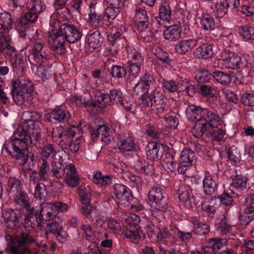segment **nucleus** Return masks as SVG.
Here are the masks:
<instances>
[{
  "mask_svg": "<svg viewBox=\"0 0 254 254\" xmlns=\"http://www.w3.org/2000/svg\"><path fill=\"white\" fill-rule=\"evenodd\" d=\"M41 115L36 112H25L22 114L23 122L14 132L10 140L5 141L6 151L15 159L19 165H24L28 158L27 146L40 138L43 127L39 121Z\"/></svg>",
  "mask_w": 254,
  "mask_h": 254,
  "instance_id": "obj_1",
  "label": "nucleus"
},
{
  "mask_svg": "<svg viewBox=\"0 0 254 254\" xmlns=\"http://www.w3.org/2000/svg\"><path fill=\"white\" fill-rule=\"evenodd\" d=\"M12 24L13 20L9 13H0V53L4 50L5 57L10 60L13 68L21 70L23 66L22 56L9 44L11 38L8 32L12 29Z\"/></svg>",
  "mask_w": 254,
  "mask_h": 254,
  "instance_id": "obj_2",
  "label": "nucleus"
},
{
  "mask_svg": "<svg viewBox=\"0 0 254 254\" xmlns=\"http://www.w3.org/2000/svg\"><path fill=\"white\" fill-rule=\"evenodd\" d=\"M64 0H55L54 7L55 15L59 17L54 19L50 30L49 32L48 41L55 52L59 54L64 53V33L63 32L62 23L64 16L63 8Z\"/></svg>",
  "mask_w": 254,
  "mask_h": 254,
  "instance_id": "obj_3",
  "label": "nucleus"
},
{
  "mask_svg": "<svg viewBox=\"0 0 254 254\" xmlns=\"http://www.w3.org/2000/svg\"><path fill=\"white\" fill-rule=\"evenodd\" d=\"M94 94L95 102L100 108L113 105L125 107V96L119 88L108 87L103 90L94 91Z\"/></svg>",
  "mask_w": 254,
  "mask_h": 254,
  "instance_id": "obj_4",
  "label": "nucleus"
},
{
  "mask_svg": "<svg viewBox=\"0 0 254 254\" xmlns=\"http://www.w3.org/2000/svg\"><path fill=\"white\" fill-rule=\"evenodd\" d=\"M44 46L40 43H36L28 56V59L31 64V69L37 76L41 77L43 81L47 80L50 74L45 68L47 62L46 55L45 53Z\"/></svg>",
  "mask_w": 254,
  "mask_h": 254,
  "instance_id": "obj_5",
  "label": "nucleus"
},
{
  "mask_svg": "<svg viewBox=\"0 0 254 254\" xmlns=\"http://www.w3.org/2000/svg\"><path fill=\"white\" fill-rule=\"evenodd\" d=\"M190 15V12L187 10L181 9L173 13L169 4L164 2L159 6L158 15L155 17V19L160 27L165 23L171 24L181 18L183 23L187 24Z\"/></svg>",
  "mask_w": 254,
  "mask_h": 254,
  "instance_id": "obj_6",
  "label": "nucleus"
},
{
  "mask_svg": "<svg viewBox=\"0 0 254 254\" xmlns=\"http://www.w3.org/2000/svg\"><path fill=\"white\" fill-rule=\"evenodd\" d=\"M71 115L68 111L64 110V149L68 148L72 153H76L79 150L80 144L79 135L76 136L79 128L74 125H70Z\"/></svg>",
  "mask_w": 254,
  "mask_h": 254,
  "instance_id": "obj_7",
  "label": "nucleus"
},
{
  "mask_svg": "<svg viewBox=\"0 0 254 254\" xmlns=\"http://www.w3.org/2000/svg\"><path fill=\"white\" fill-rule=\"evenodd\" d=\"M35 241L29 233H22L11 239L8 244L12 254H31L28 246Z\"/></svg>",
  "mask_w": 254,
  "mask_h": 254,
  "instance_id": "obj_8",
  "label": "nucleus"
},
{
  "mask_svg": "<svg viewBox=\"0 0 254 254\" xmlns=\"http://www.w3.org/2000/svg\"><path fill=\"white\" fill-rule=\"evenodd\" d=\"M72 17V15L68 8L64 6V40H66L69 43H73L80 40L82 34L73 24H71L69 20Z\"/></svg>",
  "mask_w": 254,
  "mask_h": 254,
  "instance_id": "obj_9",
  "label": "nucleus"
},
{
  "mask_svg": "<svg viewBox=\"0 0 254 254\" xmlns=\"http://www.w3.org/2000/svg\"><path fill=\"white\" fill-rule=\"evenodd\" d=\"M155 82V77L151 71L145 70L139 76L138 82L134 85L132 92L134 95H139L141 93H148L150 88Z\"/></svg>",
  "mask_w": 254,
  "mask_h": 254,
  "instance_id": "obj_10",
  "label": "nucleus"
},
{
  "mask_svg": "<svg viewBox=\"0 0 254 254\" xmlns=\"http://www.w3.org/2000/svg\"><path fill=\"white\" fill-rule=\"evenodd\" d=\"M238 199L244 198V204L246 208L241 216V223L244 225H249L254 220V194L251 193L247 196L237 195Z\"/></svg>",
  "mask_w": 254,
  "mask_h": 254,
  "instance_id": "obj_11",
  "label": "nucleus"
},
{
  "mask_svg": "<svg viewBox=\"0 0 254 254\" xmlns=\"http://www.w3.org/2000/svg\"><path fill=\"white\" fill-rule=\"evenodd\" d=\"M117 145L119 149L122 152L136 151L138 149V146L135 142L132 134L126 131L117 136Z\"/></svg>",
  "mask_w": 254,
  "mask_h": 254,
  "instance_id": "obj_12",
  "label": "nucleus"
},
{
  "mask_svg": "<svg viewBox=\"0 0 254 254\" xmlns=\"http://www.w3.org/2000/svg\"><path fill=\"white\" fill-rule=\"evenodd\" d=\"M90 133L93 141H95L98 138H101V140L107 145L110 144L113 138L112 136V130L106 124L99 125L96 128H91Z\"/></svg>",
  "mask_w": 254,
  "mask_h": 254,
  "instance_id": "obj_13",
  "label": "nucleus"
},
{
  "mask_svg": "<svg viewBox=\"0 0 254 254\" xmlns=\"http://www.w3.org/2000/svg\"><path fill=\"white\" fill-rule=\"evenodd\" d=\"M218 184L210 176H205L202 180V189L195 190V194L199 198H203V194L211 196L217 191Z\"/></svg>",
  "mask_w": 254,
  "mask_h": 254,
  "instance_id": "obj_14",
  "label": "nucleus"
},
{
  "mask_svg": "<svg viewBox=\"0 0 254 254\" xmlns=\"http://www.w3.org/2000/svg\"><path fill=\"white\" fill-rule=\"evenodd\" d=\"M132 194V191L126 186L121 183H116L111 190V196L117 203H125L128 200Z\"/></svg>",
  "mask_w": 254,
  "mask_h": 254,
  "instance_id": "obj_15",
  "label": "nucleus"
},
{
  "mask_svg": "<svg viewBox=\"0 0 254 254\" xmlns=\"http://www.w3.org/2000/svg\"><path fill=\"white\" fill-rule=\"evenodd\" d=\"M181 23H183L182 18L175 20L169 26H164L166 27L163 33L164 38L171 42L176 41L179 39L182 32Z\"/></svg>",
  "mask_w": 254,
  "mask_h": 254,
  "instance_id": "obj_16",
  "label": "nucleus"
},
{
  "mask_svg": "<svg viewBox=\"0 0 254 254\" xmlns=\"http://www.w3.org/2000/svg\"><path fill=\"white\" fill-rule=\"evenodd\" d=\"M64 183L70 188L76 189L80 186V178L76 168L73 164L68 163L64 165Z\"/></svg>",
  "mask_w": 254,
  "mask_h": 254,
  "instance_id": "obj_17",
  "label": "nucleus"
},
{
  "mask_svg": "<svg viewBox=\"0 0 254 254\" xmlns=\"http://www.w3.org/2000/svg\"><path fill=\"white\" fill-rule=\"evenodd\" d=\"M194 156V153L191 149L186 148L183 150L177 168L179 174H184L188 167L192 165Z\"/></svg>",
  "mask_w": 254,
  "mask_h": 254,
  "instance_id": "obj_18",
  "label": "nucleus"
},
{
  "mask_svg": "<svg viewBox=\"0 0 254 254\" xmlns=\"http://www.w3.org/2000/svg\"><path fill=\"white\" fill-rule=\"evenodd\" d=\"M201 121L209 127H216L222 123L219 115L214 109L204 108Z\"/></svg>",
  "mask_w": 254,
  "mask_h": 254,
  "instance_id": "obj_19",
  "label": "nucleus"
},
{
  "mask_svg": "<svg viewBox=\"0 0 254 254\" xmlns=\"http://www.w3.org/2000/svg\"><path fill=\"white\" fill-rule=\"evenodd\" d=\"M133 20L136 27L140 32L144 31L148 28L151 23L147 12L141 8H138L135 10Z\"/></svg>",
  "mask_w": 254,
  "mask_h": 254,
  "instance_id": "obj_20",
  "label": "nucleus"
},
{
  "mask_svg": "<svg viewBox=\"0 0 254 254\" xmlns=\"http://www.w3.org/2000/svg\"><path fill=\"white\" fill-rule=\"evenodd\" d=\"M155 93H157V95H154L155 99L151 110L154 114L161 117V116H164V113L168 110L166 106L167 99L163 94L158 90H155Z\"/></svg>",
  "mask_w": 254,
  "mask_h": 254,
  "instance_id": "obj_21",
  "label": "nucleus"
},
{
  "mask_svg": "<svg viewBox=\"0 0 254 254\" xmlns=\"http://www.w3.org/2000/svg\"><path fill=\"white\" fill-rule=\"evenodd\" d=\"M197 92L206 99L209 103H214L217 99L216 87L209 84H198L196 86Z\"/></svg>",
  "mask_w": 254,
  "mask_h": 254,
  "instance_id": "obj_22",
  "label": "nucleus"
},
{
  "mask_svg": "<svg viewBox=\"0 0 254 254\" xmlns=\"http://www.w3.org/2000/svg\"><path fill=\"white\" fill-rule=\"evenodd\" d=\"M0 222L4 227L11 229H16L19 224L16 213L11 209L2 213Z\"/></svg>",
  "mask_w": 254,
  "mask_h": 254,
  "instance_id": "obj_23",
  "label": "nucleus"
},
{
  "mask_svg": "<svg viewBox=\"0 0 254 254\" xmlns=\"http://www.w3.org/2000/svg\"><path fill=\"white\" fill-rule=\"evenodd\" d=\"M232 79L231 73L216 68H212V84L227 86L232 81Z\"/></svg>",
  "mask_w": 254,
  "mask_h": 254,
  "instance_id": "obj_24",
  "label": "nucleus"
},
{
  "mask_svg": "<svg viewBox=\"0 0 254 254\" xmlns=\"http://www.w3.org/2000/svg\"><path fill=\"white\" fill-rule=\"evenodd\" d=\"M179 200L185 204L187 207H192V203L196 205L195 198L193 196L192 189L189 186H182L178 191Z\"/></svg>",
  "mask_w": 254,
  "mask_h": 254,
  "instance_id": "obj_25",
  "label": "nucleus"
},
{
  "mask_svg": "<svg viewBox=\"0 0 254 254\" xmlns=\"http://www.w3.org/2000/svg\"><path fill=\"white\" fill-rule=\"evenodd\" d=\"M197 41L198 40L196 38H189L180 40L175 45V51L178 54L186 55L197 46Z\"/></svg>",
  "mask_w": 254,
  "mask_h": 254,
  "instance_id": "obj_26",
  "label": "nucleus"
},
{
  "mask_svg": "<svg viewBox=\"0 0 254 254\" xmlns=\"http://www.w3.org/2000/svg\"><path fill=\"white\" fill-rule=\"evenodd\" d=\"M113 64L108 68L110 75L114 79H120L127 76V65L122 62L115 63L113 61Z\"/></svg>",
  "mask_w": 254,
  "mask_h": 254,
  "instance_id": "obj_27",
  "label": "nucleus"
},
{
  "mask_svg": "<svg viewBox=\"0 0 254 254\" xmlns=\"http://www.w3.org/2000/svg\"><path fill=\"white\" fill-rule=\"evenodd\" d=\"M141 234L139 225L135 222H130L127 226L125 236L131 242L136 243L140 240Z\"/></svg>",
  "mask_w": 254,
  "mask_h": 254,
  "instance_id": "obj_28",
  "label": "nucleus"
},
{
  "mask_svg": "<svg viewBox=\"0 0 254 254\" xmlns=\"http://www.w3.org/2000/svg\"><path fill=\"white\" fill-rule=\"evenodd\" d=\"M76 192L81 204H87L91 202L93 190L90 185L81 184L76 188Z\"/></svg>",
  "mask_w": 254,
  "mask_h": 254,
  "instance_id": "obj_29",
  "label": "nucleus"
},
{
  "mask_svg": "<svg viewBox=\"0 0 254 254\" xmlns=\"http://www.w3.org/2000/svg\"><path fill=\"white\" fill-rule=\"evenodd\" d=\"M204 108L195 104H189L186 109V118L190 121H197L202 119Z\"/></svg>",
  "mask_w": 254,
  "mask_h": 254,
  "instance_id": "obj_30",
  "label": "nucleus"
},
{
  "mask_svg": "<svg viewBox=\"0 0 254 254\" xmlns=\"http://www.w3.org/2000/svg\"><path fill=\"white\" fill-rule=\"evenodd\" d=\"M248 179L246 175L236 174L232 177L231 186L238 191L244 193L248 188Z\"/></svg>",
  "mask_w": 254,
  "mask_h": 254,
  "instance_id": "obj_31",
  "label": "nucleus"
},
{
  "mask_svg": "<svg viewBox=\"0 0 254 254\" xmlns=\"http://www.w3.org/2000/svg\"><path fill=\"white\" fill-rule=\"evenodd\" d=\"M172 150H164L160 156L162 165L168 172H173L176 169V163L172 154Z\"/></svg>",
  "mask_w": 254,
  "mask_h": 254,
  "instance_id": "obj_32",
  "label": "nucleus"
},
{
  "mask_svg": "<svg viewBox=\"0 0 254 254\" xmlns=\"http://www.w3.org/2000/svg\"><path fill=\"white\" fill-rule=\"evenodd\" d=\"M213 47V44L204 43L193 51V55L198 59H207L211 58L214 54Z\"/></svg>",
  "mask_w": 254,
  "mask_h": 254,
  "instance_id": "obj_33",
  "label": "nucleus"
},
{
  "mask_svg": "<svg viewBox=\"0 0 254 254\" xmlns=\"http://www.w3.org/2000/svg\"><path fill=\"white\" fill-rule=\"evenodd\" d=\"M86 42L87 45L94 49L98 48L102 45L104 38L99 31L88 33L86 36Z\"/></svg>",
  "mask_w": 254,
  "mask_h": 254,
  "instance_id": "obj_34",
  "label": "nucleus"
},
{
  "mask_svg": "<svg viewBox=\"0 0 254 254\" xmlns=\"http://www.w3.org/2000/svg\"><path fill=\"white\" fill-rule=\"evenodd\" d=\"M225 133V130L219 127L218 126L210 127L206 132V137L211 142H218L223 140Z\"/></svg>",
  "mask_w": 254,
  "mask_h": 254,
  "instance_id": "obj_35",
  "label": "nucleus"
},
{
  "mask_svg": "<svg viewBox=\"0 0 254 254\" xmlns=\"http://www.w3.org/2000/svg\"><path fill=\"white\" fill-rule=\"evenodd\" d=\"M194 79L196 81L202 84L205 83L212 84V68H202L195 73Z\"/></svg>",
  "mask_w": 254,
  "mask_h": 254,
  "instance_id": "obj_36",
  "label": "nucleus"
},
{
  "mask_svg": "<svg viewBox=\"0 0 254 254\" xmlns=\"http://www.w3.org/2000/svg\"><path fill=\"white\" fill-rule=\"evenodd\" d=\"M27 212L25 216V227L33 228V225L35 222H38L39 219H41L40 212L35 210L33 208H31L30 206L28 208H26Z\"/></svg>",
  "mask_w": 254,
  "mask_h": 254,
  "instance_id": "obj_37",
  "label": "nucleus"
},
{
  "mask_svg": "<svg viewBox=\"0 0 254 254\" xmlns=\"http://www.w3.org/2000/svg\"><path fill=\"white\" fill-rule=\"evenodd\" d=\"M238 33L245 41L254 40V26L245 24L238 26Z\"/></svg>",
  "mask_w": 254,
  "mask_h": 254,
  "instance_id": "obj_38",
  "label": "nucleus"
},
{
  "mask_svg": "<svg viewBox=\"0 0 254 254\" xmlns=\"http://www.w3.org/2000/svg\"><path fill=\"white\" fill-rule=\"evenodd\" d=\"M197 19L199 20L200 27L204 30L210 32L215 29V23L214 19L210 14H204L198 17Z\"/></svg>",
  "mask_w": 254,
  "mask_h": 254,
  "instance_id": "obj_39",
  "label": "nucleus"
},
{
  "mask_svg": "<svg viewBox=\"0 0 254 254\" xmlns=\"http://www.w3.org/2000/svg\"><path fill=\"white\" fill-rule=\"evenodd\" d=\"M147 231L150 233L148 234L149 237H152L153 235H155L160 241H163L170 237L169 230L165 227H158L155 229L154 226H149Z\"/></svg>",
  "mask_w": 254,
  "mask_h": 254,
  "instance_id": "obj_40",
  "label": "nucleus"
},
{
  "mask_svg": "<svg viewBox=\"0 0 254 254\" xmlns=\"http://www.w3.org/2000/svg\"><path fill=\"white\" fill-rule=\"evenodd\" d=\"M144 130L146 134L152 139H158L163 137V130L151 123L146 124L144 126Z\"/></svg>",
  "mask_w": 254,
  "mask_h": 254,
  "instance_id": "obj_41",
  "label": "nucleus"
},
{
  "mask_svg": "<svg viewBox=\"0 0 254 254\" xmlns=\"http://www.w3.org/2000/svg\"><path fill=\"white\" fill-rule=\"evenodd\" d=\"M63 155V153L62 151H58L55 156V166L52 169V172L54 176L57 178H62L64 175Z\"/></svg>",
  "mask_w": 254,
  "mask_h": 254,
  "instance_id": "obj_42",
  "label": "nucleus"
},
{
  "mask_svg": "<svg viewBox=\"0 0 254 254\" xmlns=\"http://www.w3.org/2000/svg\"><path fill=\"white\" fill-rule=\"evenodd\" d=\"M12 86L14 89H19L21 94L28 93V99L33 90L32 84L29 81L16 80L13 82Z\"/></svg>",
  "mask_w": 254,
  "mask_h": 254,
  "instance_id": "obj_43",
  "label": "nucleus"
},
{
  "mask_svg": "<svg viewBox=\"0 0 254 254\" xmlns=\"http://www.w3.org/2000/svg\"><path fill=\"white\" fill-rule=\"evenodd\" d=\"M160 144L150 142L146 147V154L148 159L155 161L159 159Z\"/></svg>",
  "mask_w": 254,
  "mask_h": 254,
  "instance_id": "obj_44",
  "label": "nucleus"
},
{
  "mask_svg": "<svg viewBox=\"0 0 254 254\" xmlns=\"http://www.w3.org/2000/svg\"><path fill=\"white\" fill-rule=\"evenodd\" d=\"M211 8L215 13L217 18L223 17L228 11V7L225 0H220L218 2L212 3Z\"/></svg>",
  "mask_w": 254,
  "mask_h": 254,
  "instance_id": "obj_45",
  "label": "nucleus"
},
{
  "mask_svg": "<svg viewBox=\"0 0 254 254\" xmlns=\"http://www.w3.org/2000/svg\"><path fill=\"white\" fill-rule=\"evenodd\" d=\"M209 127L203 123L201 120L196 122L191 129L192 135L196 138H200L203 135L206 136V132Z\"/></svg>",
  "mask_w": 254,
  "mask_h": 254,
  "instance_id": "obj_46",
  "label": "nucleus"
},
{
  "mask_svg": "<svg viewBox=\"0 0 254 254\" xmlns=\"http://www.w3.org/2000/svg\"><path fill=\"white\" fill-rule=\"evenodd\" d=\"M156 89H154L150 93H141L139 99L141 101L140 104L143 108H146L151 107L152 108L153 102L155 99L154 95L156 96L157 93H155Z\"/></svg>",
  "mask_w": 254,
  "mask_h": 254,
  "instance_id": "obj_47",
  "label": "nucleus"
},
{
  "mask_svg": "<svg viewBox=\"0 0 254 254\" xmlns=\"http://www.w3.org/2000/svg\"><path fill=\"white\" fill-rule=\"evenodd\" d=\"M216 202L217 198L214 197L209 199L206 202L202 203V210L209 215H214L219 207V204H216Z\"/></svg>",
  "mask_w": 254,
  "mask_h": 254,
  "instance_id": "obj_48",
  "label": "nucleus"
},
{
  "mask_svg": "<svg viewBox=\"0 0 254 254\" xmlns=\"http://www.w3.org/2000/svg\"><path fill=\"white\" fill-rule=\"evenodd\" d=\"M217 231L222 235H226L232 232V225L228 220L226 215L221 218L216 225Z\"/></svg>",
  "mask_w": 254,
  "mask_h": 254,
  "instance_id": "obj_49",
  "label": "nucleus"
},
{
  "mask_svg": "<svg viewBox=\"0 0 254 254\" xmlns=\"http://www.w3.org/2000/svg\"><path fill=\"white\" fill-rule=\"evenodd\" d=\"M45 121L53 123H62L64 121V111L62 109H55L50 114L44 116Z\"/></svg>",
  "mask_w": 254,
  "mask_h": 254,
  "instance_id": "obj_50",
  "label": "nucleus"
},
{
  "mask_svg": "<svg viewBox=\"0 0 254 254\" xmlns=\"http://www.w3.org/2000/svg\"><path fill=\"white\" fill-rule=\"evenodd\" d=\"M160 83L165 93L177 92V84L174 80L162 78L160 81Z\"/></svg>",
  "mask_w": 254,
  "mask_h": 254,
  "instance_id": "obj_51",
  "label": "nucleus"
},
{
  "mask_svg": "<svg viewBox=\"0 0 254 254\" xmlns=\"http://www.w3.org/2000/svg\"><path fill=\"white\" fill-rule=\"evenodd\" d=\"M25 6L29 11L42 12L46 8L44 3L41 0H27Z\"/></svg>",
  "mask_w": 254,
  "mask_h": 254,
  "instance_id": "obj_52",
  "label": "nucleus"
},
{
  "mask_svg": "<svg viewBox=\"0 0 254 254\" xmlns=\"http://www.w3.org/2000/svg\"><path fill=\"white\" fill-rule=\"evenodd\" d=\"M194 233L198 235H205L209 231V225L207 223H203L197 220L193 222Z\"/></svg>",
  "mask_w": 254,
  "mask_h": 254,
  "instance_id": "obj_53",
  "label": "nucleus"
},
{
  "mask_svg": "<svg viewBox=\"0 0 254 254\" xmlns=\"http://www.w3.org/2000/svg\"><path fill=\"white\" fill-rule=\"evenodd\" d=\"M227 158L232 161V165H236L240 162L241 154L240 150L235 146L230 147L227 151Z\"/></svg>",
  "mask_w": 254,
  "mask_h": 254,
  "instance_id": "obj_54",
  "label": "nucleus"
},
{
  "mask_svg": "<svg viewBox=\"0 0 254 254\" xmlns=\"http://www.w3.org/2000/svg\"><path fill=\"white\" fill-rule=\"evenodd\" d=\"M73 100L75 101V105L76 106H80L83 105L88 112H90L94 107L97 106V104L95 102L94 100L93 101H91L89 100L86 101L85 99H83L80 96L76 95L73 96Z\"/></svg>",
  "mask_w": 254,
  "mask_h": 254,
  "instance_id": "obj_55",
  "label": "nucleus"
},
{
  "mask_svg": "<svg viewBox=\"0 0 254 254\" xmlns=\"http://www.w3.org/2000/svg\"><path fill=\"white\" fill-rule=\"evenodd\" d=\"M212 250L214 254H220L225 248L227 240L226 239L216 238L211 240Z\"/></svg>",
  "mask_w": 254,
  "mask_h": 254,
  "instance_id": "obj_56",
  "label": "nucleus"
},
{
  "mask_svg": "<svg viewBox=\"0 0 254 254\" xmlns=\"http://www.w3.org/2000/svg\"><path fill=\"white\" fill-rule=\"evenodd\" d=\"M136 169L141 173L146 175L152 173L153 166L143 159H138Z\"/></svg>",
  "mask_w": 254,
  "mask_h": 254,
  "instance_id": "obj_57",
  "label": "nucleus"
},
{
  "mask_svg": "<svg viewBox=\"0 0 254 254\" xmlns=\"http://www.w3.org/2000/svg\"><path fill=\"white\" fill-rule=\"evenodd\" d=\"M164 190L161 188H154L148 193V197L150 201L155 203L162 198Z\"/></svg>",
  "mask_w": 254,
  "mask_h": 254,
  "instance_id": "obj_58",
  "label": "nucleus"
},
{
  "mask_svg": "<svg viewBox=\"0 0 254 254\" xmlns=\"http://www.w3.org/2000/svg\"><path fill=\"white\" fill-rule=\"evenodd\" d=\"M228 65L229 68L236 69L244 67L245 64L244 62L245 60H242V58L234 53V55L231 57Z\"/></svg>",
  "mask_w": 254,
  "mask_h": 254,
  "instance_id": "obj_59",
  "label": "nucleus"
},
{
  "mask_svg": "<svg viewBox=\"0 0 254 254\" xmlns=\"http://www.w3.org/2000/svg\"><path fill=\"white\" fill-rule=\"evenodd\" d=\"M241 11L245 16L251 17L254 15V2L245 1L240 6Z\"/></svg>",
  "mask_w": 254,
  "mask_h": 254,
  "instance_id": "obj_60",
  "label": "nucleus"
},
{
  "mask_svg": "<svg viewBox=\"0 0 254 254\" xmlns=\"http://www.w3.org/2000/svg\"><path fill=\"white\" fill-rule=\"evenodd\" d=\"M127 66L128 73V74H127V79L131 81L138 76L139 73L141 70V65L132 63H128Z\"/></svg>",
  "mask_w": 254,
  "mask_h": 254,
  "instance_id": "obj_61",
  "label": "nucleus"
},
{
  "mask_svg": "<svg viewBox=\"0 0 254 254\" xmlns=\"http://www.w3.org/2000/svg\"><path fill=\"white\" fill-rule=\"evenodd\" d=\"M231 192L233 193L232 195L225 191L222 194L217 197V201L219 200L222 204L227 206L232 205L234 202V197L237 196V195L238 194L234 192L232 190H231Z\"/></svg>",
  "mask_w": 254,
  "mask_h": 254,
  "instance_id": "obj_62",
  "label": "nucleus"
},
{
  "mask_svg": "<svg viewBox=\"0 0 254 254\" xmlns=\"http://www.w3.org/2000/svg\"><path fill=\"white\" fill-rule=\"evenodd\" d=\"M90 21L95 26L99 24L100 22L104 19V15L96 12L95 6L90 5L89 7V13L88 14Z\"/></svg>",
  "mask_w": 254,
  "mask_h": 254,
  "instance_id": "obj_63",
  "label": "nucleus"
},
{
  "mask_svg": "<svg viewBox=\"0 0 254 254\" xmlns=\"http://www.w3.org/2000/svg\"><path fill=\"white\" fill-rule=\"evenodd\" d=\"M153 52L159 60L167 64H170L171 62V59L170 57L169 54L161 48L158 47L155 49Z\"/></svg>",
  "mask_w": 254,
  "mask_h": 254,
  "instance_id": "obj_64",
  "label": "nucleus"
}]
</instances>
